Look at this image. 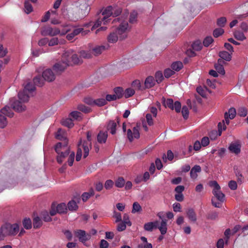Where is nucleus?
I'll list each match as a JSON object with an SVG mask.
<instances>
[{
    "label": "nucleus",
    "instance_id": "nucleus-1",
    "mask_svg": "<svg viewBox=\"0 0 248 248\" xmlns=\"http://www.w3.org/2000/svg\"><path fill=\"white\" fill-rule=\"evenodd\" d=\"M55 137L57 139L64 141L63 143H58L55 146V151L58 154L57 157L58 163L61 164L65 159H67L68 164L70 166H72L75 155L74 152L70 151L67 146L66 133L60 128L56 133Z\"/></svg>",
    "mask_w": 248,
    "mask_h": 248
},
{
    "label": "nucleus",
    "instance_id": "nucleus-2",
    "mask_svg": "<svg viewBox=\"0 0 248 248\" xmlns=\"http://www.w3.org/2000/svg\"><path fill=\"white\" fill-rule=\"evenodd\" d=\"M121 9L117 6H109L102 10L99 15L97 20L92 28V30L100 27L95 31L97 33L99 31H104L107 27L104 26L110 22V16H116L121 13Z\"/></svg>",
    "mask_w": 248,
    "mask_h": 248
},
{
    "label": "nucleus",
    "instance_id": "nucleus-3",
    "mask_svg": "<svg viewBox=\"0 0 248 248\" xmlns=\"http://www.w3.org/2000/svg\"><path fill=\"white\" fill-rule=\"evenodd\" d=\"M19 231V225L18 223H3L0 227V241L5 240L7 237L15 236Z\"/></svg>",
    "mask_w": 248,
    "mask_h": 248
},
{
    "label": "nucleus",
    "instance_id": "nucleus-4",
    "mask_svg": "<svg viewBox=\"0 0 248 248\" xmlns=\"http://www.w3.org/2000/svg\"><path fill=\"white\" fill-rule=\"evenodd\" d=\"M93 134L91 132H88L87 133V140H80L78 144V148L77 152L76 159L79 161L83 155L84 158H86L89 155L90 150L91 149V140H92Z\"/></svg>",
    "mask_w": 248,
    "mask_h": 248
},
{
    "label": "nucleus",
    "instance_id": "nucleus-5",
    "mask_svg": "<svg viewBox=\"0 0 248 248\" xmlns=\"http://www.w3.org/2000/svg\"><path fill=\"white\" fill-rule=\"evenodd\" d=\"M209 186L213 188V194L214 197L212 199V203L213 206L217 208H220L222 203L225 201V195L220 190V186L215 181H211Z\"/></svg>",
    "mask_w": 248,
    "mask_h": 248
},
{
    "label": "nucleus",
    "instance_id": "nucleus-6",
    "mask_svg": "<svg viewBox=\"0 0 248 248\" xmlns=\"http://www.w3.org/2000/svg\"><path fill=\"white\" fill-rule=\"evenodd\" d=\"M115 21L118 23L115 30L119 35L120 39L126 38L131 29V26L129 25L127 18L122 16L115 19Z\"/></svg>",
    "mask_w": 248,
    "mask_h": 248
},
{
    "label": "nucleus",
    "instance_id": "nucleus-7",
    "mask_svg": "<svg viewBox=\"0 0 248 248\" xmlns=\"http://www.w3.org/2000/svg\"><path fill=\"white\" fill-rule=\"evenodd\" d=\"M71 30L70 27L68 26H61L58 27H52L49 26L42 28L41 33L43 36H54L59 35L62 36L66 34Z\"/></svg>",
    "mask_w": 248,
    "mask_h": 248
},
{
    "label": "nucleus",
    "instance_id": "nucleus-8",
    "mask_svg": "<svg viewBox=\"0 0 248 248\" xmlns=\"http://www.w3.org/2000/svg\"><path fill=\"white\" fill-rule=\"evenodd\" d=\"M90 11L89 0H80L77 3L74 14L77 18H82L88 15Z\"/></svg>",
    "mask_w": 248,
    "mask_h": 248
},
{
    "label": "nucleus",
    "instance_id": "nucleus-9",
    "mask_svg": "<svg viewBox=\"0 0 248 248\" xmlns=\"http://www.w3.org/2000/svg\"><path fill=\"white\" fill-rule=\"evenodd\" d=\"M18 99L16 101H10L13 108L18 112H22L26 109L25 103L28 102L29 99L28 94H24V92H19L18 94Z\"/></svg>",
    "mask_w": 248,
    "mask_h": 248
},
{
    "label": "nucleus",
    "instance_id": "nucleus-10",
    "mask_svg": "<svg viewBox=\"0 0 248 248\" xmlns=\"http://www.w3.org/2000/svg\"><path fill=\"white\" fill-rule=\"evenodd\" d=\"M14 113L9 107L5 106L0 111V127L4 128L7 124V121L5 116L12 117Z\"/></svg>",
    "mask_w": 248,
    "mask_h": 248
},
{
    "label": "nucleus",
    "instance_id": "nucleus-11",
    "mask_svg": "<svg viewBox=\"0 0 248 248\" xmlns=\"http://www.w3.org/2000/svg\"><path fill=\"white\" fill-rule=\"evenodd\" d=\"M63 60L70 61L69 65L72 64H78L80 62V60L76 54L74 53L72 50L68 49L64 51L62 54Z\"/></svg>",
    "mask_w": 248,
    "mask_h": 248
},
{
    "label": "nucleus",
    "instance_id": "nucleus-12",
    "mask_svg": "<svg viewBox=\"0 0 248 248\" xmlns=\"http://www.w3.org/2000/svg\"><path fill=\"white\" fill-rule=\"evenodd\" d=\"M74 235L78 238L79 241L83 244L89 247L90 245L88 244L87 241L91 239V234L86 233L85 231L81 230H78L74 232Z\"/></svg>",
    "mask_w": 248,
    "mask_h": 248
},
{
    "label": "nucleus",
    "instance_id": "nucleus-13",
    "mask_svg": "<svg viewBox=\"0 0 248 248\" xmlns=\"http://www.w3.org/2000/svg\"><path fill=\"white\" fill-rule=\"evenodd\" d=\"M69 60H67L66 61V60H63L62 57L61 61L57 62L53 66V69L56 73H61L69 65Z\"/></svg>",
    "mask_w": 248,
    "mask_h": 248
},
{
    "label": "nucleus",
    "instance_id": "nucleus-14",
    "mask_svg": "<svg viewBox=\"0 0 248 248\" xmlns=\"http://www.w3.org/2000/svg\"><path fill=\"white\" fill-rule=\"evenodd\" d=\"M67 211V206L64 203H61L58 204L56 206L52 205L51 209L50 211V214L53 216L56 215V213L62 214L64 213Z\"/></svg>",
    "mask_w": 248,
    "mask_h": 248
},
{
    "label": "nucleus",
    "instance_id": "nucleus-15",
    "mask_svg": "<svg viewBox=\"0 0 248 248\" xmlns=\"http://www.w3.org/2000/svg\"><path fill=\"white\" fill-rule=\"evenodd\" d=\"M140 127L138 125L127 130V138L130 141L140 138Z\"/></svg>",
    "mask_w": 248,
    "mask_h": 248
},
{
    "label": "nucleus",
    "instance_id": "nucleus-16",
    "mask_svg": "<svg viewBox=\"0 0 248 248\" xmlns=\"http://www.w3.org/2000/svg\"><path fill=\"white\" fill-rule=\"evenodd\" d=\"M218 132L216 130L212 131L209 134L210 138L211 140H215L217 137L221 135L222 131L226 129V126L224 124V121L219 123L218 124Z\"/></svg>",
    "mask_w": 248,
    "mask_h": 248
},
{
    "label": "nucleus",
    "instance_id": "nucleus-17",
    "mask_svg": "<svg viewBox=\"0 0 248 248\" xmlns=\"http://www.w3.org/2000/svg\"><path fill=\"white\" fill-rule=\"evenodd\" d=\"M155 229H158L162 235L165 234L168 231L167 219H162L160 221H156Z\"/></svg>",
    "mask_w": 248,
    "mask_h": 248
},
{
    "label": "nucleus",
    "instance_id": "nucleus-18",
    "mask_svg": "<svg viewBox=\"0 0 248 248\" xmlns=\"http://www.w3.org/2000/svg\"><path fill=\"white\" fill-rule=\"evenodd\" d=\"M42 77L45 80L51 82L55 80L56 76L51 69H47L43 71Z\"/></svg>",
    "mask_w": 248,
    "mask_h": 248
},
{
    "label": "nucleus",
    "instance_id": "nucleus-19",
    "mask_svg": "<svg viewBox=\"0 0 248 248\" xmlns=\"http://www.w3.org/2000/svg\"><path fill=\"white\" fill-rule=\"evenodd\" d=\"M229 150L231 153L237 155L240 153L241 145L238 141L232 142L229 147Z\"/></svg>",
    "mask_w": 248,
    "mask_h": 248
},
{
    "label": "nucleus",
    "instance_id": "nucleus-20",
    "mask_svg": "<svg viewBox=\"0 0 248 248\" xmlns=\"http://www.w3.org/2000/svg\"><path fill=\"white\" fill-rule=\"evenodd\" d=\"M186 213L187 217L190 222H195L197 221V215L193 208H189L187 209Z\"/></svg>",
    "mask_w": 248,
    "mask_h": 248
},
{
    "label": "nucleus",
    "instance_id": "nucleus-21",
    "mask_svg": "<svg viewBox=\"0 0 248 248\" xmlns=\"http://www.w3.org/2000/svg\"><path fill=\"white\" fill-rule=\"evenodd\" d=\"M118 40H121L120 37L115 30L114 32L110 33L108 36V41L109 43H115Z\"/></svg>",
    "mask_w": 248,
    "mask_h": 248
},
{
    "label": "nucleus",
    "instance_id": "nucleus-22",
    "mask_svg": "<svg viewBox=\"0 0 248 248\" xmlns=\"http://www.w3.org/2000/svg\"><path fill=\"white\" fill-rule=\"evenodd\" d=\"M155 80L152 76L148 77L144 82V85L146 88H150L153 87L155 84Z\"/></svg>",
    "mask_w": 248,
    "mask_h": 248
},
{
    "label": "nucleus",
    "instance_id": "nucleus-23",
    "mask_svg": "<svg viewBox=\"0 0 248 248\" xmlns=\"http://www.w3.org/2000/svg\"><path fill=\"white\" fill-rule=\"evenodd\" d=\"M34 90V86L31 83H29L25 86L24 90L20 92H24V94H28L30 97L31 93Z\"/></svg>",
    "mask_w": 248,
    "mask_h": 248
},
{
    "label": "nucleus",
    "instance_id": "nucleus-24",
    "mask_svg": "<svg viewBox=\"0 0 248 248\" xmlns=\"http://www.w3.org/2000/svg\"><path fill=\"white\" fill-rule=\"evenodd\" d=\"M232 54L229 52L222 51L219 52V56L221 59L225 61H230L232 59Z\"/></svg>",
    "mask_w": 248,
    "mask_h": 248
},
{
    "label": "nucleus",
    "instance_id": "nucleus-25",
    "mask_svg": "<svg viewBox=\"0 0 248 248\" xmlns=\"http://www.w3.org/2000/svg\"><path fill=\"white\" fill-rule=\"evenodd\" d=\"M201 171V168L200 166L196 165L193 167L190 171V176L193 179H196L197 176L198 172H200Z\"/></svg>",
    "mask_w": 248,
    "mask_h": 248
},
{
    "label": "nucleus",
    "instance_id": "nucleus-26",
    "mask_svg": "<svg viewBox=\"0 0 248 248\" xmlns=\"http://www.w3.org/2000/svg\"><path fill=\"white\" fill-rule=\"evenodd\" d=\"M108 138L107 132H100L97 136V140L100 143H105Z\"/></svg>",
    "mask_w": 248,
    "mask_h": 248
},
{
    "label": "nucleus",
    "instance_id": "nucleus-27",
    "mask_svg": "<svg viewBox=\"0 0 248 248\" xmlns=\"http://www.w3.org/2000/svg\"><path fill=\"white\" fill-rule=\"evenodd\" d=\"M156 225V221L146 223L144 225V229L146 231L151 232L154 229H155Z\"/></svg>",
    "mask_w": 248,
    "mask_h": 248
},
{
    "label": "nucleus",
    "instance_id": "nucleus-28",
    "mask_svg": "<svg viewBox=\"0 0 248 248\" xmlns=\"http://www.w3.org/2000/svg\"><path fill=\"white\" fill-rule=\"evenodd\" d=\"M233 36L236 39L239 41H244L246 39V37L243 32L236 30L233 32Z\"/></svg>",
    "mask_w": 248,
    "mask_h": 248
},
{
    "label": "nucleus",
    "instance_id": "nucleus-29",
    "mask_svg": "<svg viewBox=\"0 0 248 248\" xmlns=\"http://www.w3.org/2000/svg\"><path fill=\"white\" fill-rule=\"evenodd\" d=\"M94 195V191L93 188L89 190V192H84L82 195V199L83 202L87 201L92 196Z\"/></svg>",
    "mask_w": 248,
    "mask_h": 248
},
{
    "label": "nucleus",
    "instance_id": "nucleus-30",
    "mask_svg": "<svg viewBox=\"0 0 248 248\" xmlns=\"http://www.w3.org/2000/svg\"><path fill=\"white\" fill-rule=\"evenodd\" d=\"M141 240L142 241L143 244H140L139 247L141 248H153L152 245L147 242V239L146 237L142 236L140 238Z\"/></svg>",
    "mask_w": 248,
    "mask_h": 248
},
{
    "label": "nucleus",
    "instance_id": "nucleus-31",
    "mask_svg": "<svg viewBox=\"0 0 248 248\" xmlns=\"http://www.w3.org/2000/svg\"><path fill=\"white\" fill-rule=\"evenodd\" d=\"M63 41L59 39L57 37H53L50 40H48V46H52L61 43H63Z\"/></svg>",
    "mask_w": 248,
    "mask_h": 248
},
{
    "label": "nucleus",
    "instance_id": "nucleus-32",
    "mask_svg": "<svg viewBox=\"0 0 248 248\" xmlns=\"http://www.w3.org/2000/svg\"><path fill=\"white\" fill-rule=\"evenodd\" d=\"M67 207L68 209L71 211H76L78 208L77 202L73 200L69 202Z\"/></svg>",
    "mask_w": 248,
    "mask_h": 248
},
{
    "label": "nucleus",
    "instance_id": "nucleus-33",
    "mask_svg": "<svg viewBox=\"0 0 248 248\" xmlns=\"http://www.w3.org/2000/svg\"><path fill=\"white\" fill-rule=\"evenodd\" d=\"M141 210V207L138 202H135L133 203L132 209V213L135 214L136 213H140Z\"/></svg>",
    "mask_w": 248,
    "mask_h": 248
},
{
    "label": "nucleus",
    "instance_id": "nucleus-34",
    "mask_svg": "<svg viewBox=\"0 0 248 248\" xmlns=\"http://www.w3.org/2000/svg\"><path fill=\"white\" fill-rule=\"evenodd\" d=\"M89 32V31H84L83 29L81 28H78L75 29L72 31L74 35L76 36L81 33L82 35H85L87 34Z\"/></svg>",
    "mask_w": 248,
    "mask_h": 248
},
{
    "label": "nucleus",
    "instance_id": "nucleus-35",
    "mask_svg": "<svg viewBox=\"0 0 248 248\" xmlns=\"http://www.w3.org/2000/svg\"><path fill=\"white\" fill-rule=\"evenodd\" d=\"M62 125L69 128H71L74 125V124L71 118H66L63 119L62 121Z\"/></svg>",
    "mask_w": 248,
    "mask_h": 248
},
{
    "label": "nucleus",
    "instance_id": "nucleus-36",
    "mask_svg": "<svg viewBox=\"0 0 248 248\" xmlns=\"http://www.w3.org/2000/svg\"><path fill=\"white\" fill-rule=\"evenodd\" d=\"M116 123L113 121L109 122L108 125V130H110V133L112 134H114L116 133Z\"/></svg>",
    "mask_w": 248,
    "mask_h": 248
},
{
    "label": "nucleus",
    "instance_id": "nucleus-37",
    "mask_svg": "<svg viewBox=\"0 0 248 248\" xmlns=\"http://www.w3.org/2000/svg\"><path fill=\"white\" fill-rule=\"evenodd\" d=\"M183 63L180 62H176L171 64V68L173 70L178 71L183 67Z\"/></svg>",
    "mask_w": 248,
    "mask_h": 248
},
{
    "label": "nucleus",
    "instance_id": "nucleus-38",
    "mask_svg": "<svg viewBox=\"0 0 248 248\" xmlns=\"http://www.w3.org/2000/svg\"><path fill=\"white\" fill-rule=\"evenodd\" d=\"M221 60H218V63L216 64L215 67L217 73L223 75L225 74V70L224 69L223 66L220 63H219V62H221Z\"/></svg>",
    "mask_w": 248,
    "mask_h": 248
},
{
    "label": "nucleus",
    "instance_id": "nucleus-39",
    "mask_svg": "<svg viewBox=\"0 0 248 248\" xmlns=\"http://www.w3.org/2000/svg\"><path fill=\"white\" fill-rule=\"evenodd\" d=\"M208 90L205 87H198L197 88V91L202 97H205Z\"/></svg>",
    "mask_w": 248,
    "mask_h": 248
},
{
    "label": "nucleus",
    "instance_id": "nucleus-40",
    "mask_svg": "<svg viewBox=\"0 0 248 248\" xmlns=\"http://www.w3.org/2000/svg\"><path fill=\"white\" fill-rule=\"evenodd\" d=\"M23 225L26 229H30L32 227L31 220L29 218H26L23 221Z\"/></svg>",
    "mask_w": 248,
    "mask_h": 248
},
{
    "label": "nucleus",
    "instance_id": "nucleus-41",
    "mask_svg": "<svg viewBox=\"0 0 248 248\" xmlns=\"http://www.w3.org/2000/svg\"><path fill=\"white\" fill-rule=\"evenodd\" d=\"M107 104L106 100L103 98L94 99V106L101 107Z\"/></svg>",
    "mask_w": 248,
    "mask_h": 248
},
{
    "label": "nucleus",
    "instance_id": "nucleus-42",
    "mask_svg": "<svg viewBox=\"0 0 248 248\" xmlns=\"http://www.w3.org/2000/svg\"><path fill=\"white\" fill-rule=\"evenodd\" d=\"M70 116L76 120H80L82 117L81 113L77 111L72 112L70 114Z\"/></svg>",
    "mask_w": 248,
    "mask_h": 248
},
{
    "label": "nucleus",
    "instance_id": "nucleus-43",
    "mask_svg": "<svg viewBox=\"0 0 248 248\" xmlns=\"http://www.w3.org/2000/svg\"><path fill=\"white\" fill-rule=\"evenodd\" d=\"M163 103L165 107L169 108H170L172 110L174 109V104L172 99H168L166 100H164Z\"/></svg>",
    "mask_w": 248,
    "mask_h": 248
},
{
    "label": "nucleus",
    "instance_id": "nucleus-44",
    "mask_svg": "<svg viewBox=\"0 0 248 248\" xmlns=\"http://www.w3.org/2000/svg\"><path fill=\"white\" fill-rule=\"evenodd\" d=\"M33 225L34 228H38L40 227L42 225V222L41 219L38 217H34L33 219Z\"/></svg>",
    "mask_w": 248,
    "mask_h": 248
},
{
    "label": "nucleus",
    "instance_id": "nucleus-45",
    "mask_svg": "<svg viewBox=\"0 0 248 248\" xmlns=\"http://www.w3.org/2000/svg\"><path fill=\"white\" fill-rule=\"evenodd\" d=\"M135 93V91L132 88H129L125 90L124 94L125 98H128L134 95Z\"/></svg>",
    "mask_w": 248,
    "mask_h": 248
},
{
    "label": "nucleus",
    "instance_id": "nucleus-46",
    "mask_svg": "<svg viewBox=\"0 0 248 248\" xmlns=\"http://www.w3.org/2000/svg\"><path fill=\"white\" fill-rule=\"evenodd\" d=\"M105 50V46H97L94 47L93 49V52L94 55H99L101 54L103 51Z\"/></svg>",
    "mask_w": 248,
    "mask_h": 248
},
{
    "label": "nucleus",
    "instance_id": "nucleus-47",
    "mask_svg": "<svg viewBox=\"0 0 248 248\" xmlns=\"http://www.w3.org/2000/svg\"><path fill=\"white\" fill-rule=\"evenodd\" d=\"M125 181L122 177L118 178L115 181V186L117 187H122L124 186Z\"/></svg>",
    "mask_w": 248,
    "mask_h": 248
},
{
    "label": "nucleus",
    "instance_id": "nucleus-48",
    "mask_svg": "<svg viewBox=\"0 0 248 248\" xmlns=\"http://www.w3.org/2000/svg\"><path fill=\"white\" fill-rule=\"evenodd\" d=\"M114 95L117 99L121 98L123 96V90L122 88L118 87L114 89Z\"/></svg>",
    "mask_w": 248,
    "mask_h": 248
},
{
    "label": "nucleus",
    "instance_id": "nucleus-49",
    "mask_svg": "<svg viewBox=\"0 0 248 248\" xmlns=\"http://www.w3.org/2000/svg\"><path fill=\"white\" fill-rule=\"evenodd\" d=\"M192 49L195 51H199L202 48L201 43L198 41L194 42L192 45Z\"/></svg>",
    "mask_w": 248,
    "mask_h": 248
},
{
    "label": "nucleus",
    "instance_id": "nucleus-50",
    "mask_svg": "<svg viewBox=\"0 0 248 248\" xmlns=\"http://www.w3.org/2000/svg\"><path fill=\"white\" fill-rule=\"evenodd\" d=\"M78 108L80 111L86 113L90 112L91 110V109L90 108L86 107L84 105H79L78 107Z\"/></svg>",
    "mask_w": 248,
    "mask_h": 248
},
{
    "label": "nucleus",
    "instance_id": "nucleus-51",
    "mask_svg": "<svg viewBox=\"0 0 248 248\" xmlns=\"http://www.w3.org/2000/svg\"><path fill=\"white\" fill-rule=\"evenodd\" d=\"M155 80L157 83H160L163 79V76L162 72L160 71L156 72L155 74Z\"/></svg>",
    "mask_w": 248,
    "mask_h": 248
},
{
    "label": "nucleus",
    "instance_id": "nucleus-52",
    "mask_svg": "<svg viewBox=\"0 0 248 248\" xmlns=\"http://www.w3.org/2000/svg\"><path fill=\"white\" fill-rule=\"evenodd\" d=\"M34 83L39 86H41L44 84V81L39 76L35 77L33 78Z\"/></svg>",
    "mask_w": 248,
    "mask_h": 248
},
{
    "label": "nucleus",
    "instance_id": "nucleus-53",
    "mask_svg": "<svg viewBox=\"0 0 248 248\" xmlns=\"http://www.w3.org/2000/svg\"><path fill=\"white\" fill-rule=\"evenodd\" d=\"M237 113L240 116L245 117L248 114V110L245 108L241 107L238 109Z\"/></svg>",
    "mask_w": 248,
    "mask_h": 248
},
{
    "label": "nucleus",
    "instance_id": "nucleus-54",
    "mask_svg": "<svg viewBox=\"0 0 248 248\" xmlns=\"http://www.w3.org/2000/svg\"><path fill=\"white\" fill-rule=\"evenodd\" d=\"M227 113H228V116L229 117V119H232L236 115L235 109L233 108H230Z\"/></svg>",
    "mask_w": 248,
    "mask_h": 248
},
{
    "label": "nucleus",
    "instance_id": "nucleus-55",
    "mask_svg": "<svg viewBox=\"0 0 248 248\" xmlns=\"http://www.w3.org/2000/svg\"><path fill=\"white\" fill-rule=\"evenodd\" d=\"M32 7L31 5L28 2H25V12L27 14H29L32 11Z\"/></svg>",
    "mask_w": 248,
    "mask_h": 248
},
{
    "label": "nucleus",
    "instance_id": "nucleus-56",
    "mask_svg": "<svg viewBox=\"0 0 248 248\" xmlns=\"http://www.w3.org/2000/svg\"><path fill=\"white\" fill-rule=\"evenodd\" d=\"M213 41L212 37L208 36L206 37L203 42V44L205 46H208Z\"/></svg>",
    "mask_w": 248,
    "mask_h": 248
},
{
    "label": "nucleus",
    "instance_id": "nucleus-57",
    "mask_svg": "<svg viewBox=\"0 0 248 248\" xmlns=\"http://www.w3.org/2000/svg\"><path fill=\"white\" fill-rule=\"evenodd\" d=\"M114 185V182L111 180H107L104 185V186L106 189L111 188Z\"/></svg>",
    "mask_w": 248,
    "mask_h": 248
},
{
    "label": "nucleus",
    "instance_id": "nucleus-58",
    "mask_svg": "<svg viewBox=\"0 0 248 248\" xmlns=\"http://www.w3.org/2000/svg\"><path fill=\"white\" fill-rule=\"evenodd\" d=\"M224 33V30L222 28L217 29L214 30L213 34L215 37H217Z\"/></svg>",
    "mask_w": 248,
    "mask_h": 248
},
{
    "label": "nucleus",
    "instance_id": "nucleus-59",
    "mask_svg": "<svg viewBox=\"0 0 248 248\" xmlns=\"http://www.w3.org/2000/svg\"><path fill=\"white\" fill-rule=\"evenodd\" d=\"M182 113L185 119H187L189 115V111L188 108L186 106H184L182 109Z\"/></svg>",
    "mask_w": 248,
    "mask_h": 248
},
{
    "label": "nucleus",
    "instance_id": "nucleus-60",
    "mask_svg": "<svg viewBox=\"0 0 248 248\" xmlns=\"http://www.w3.org/2000/svg\"><path fill=\"white\" fill-rule=\"evenodd\" d=\"M173 210L175 212H180L181 211V206L180 203L175 202L172 205Z\"/></svg>",
    "mask_w": 248,
    "mask_h": 248
},
{
    "label": "nucleus",
    "instance_id": "nucleus-61",
    "mask_svg": "<svg viewBox=\"0 0 248 248\" xmlns=\"http://www.w3.org/2000/svg\"><path fill=\"white\" fill-rule=\"evenodd\" d=\"M80 56L84 58H89L91 57V53L89 51H81L80 52Z\"/></svg>",
    "mask_w": 248,
    "mask_h": 248
},
{
    "label": "nucleus",
    "instance_id": "nucleus-62",
    "mask_svg": "<svg viewBox=\"0 0 248 248\" xmlns=\"http://www.w3.org/2000/svg\"><path fill=\"white\" fill-rule=\"evenodd\" d=\"M113 217L115 218L116 222H120L122 220L121 214L115 211L113 212Z\"/></svg>",
    "mask_w": 248,
    "mask_h": 248
},
{
    "label": "nucleus",
    "instance_id": "nucleus-63",
    "mask_svg": "<svg viewBox=\"0 0 248 248\" xmlns=\"http://www.w3.org/2000/svg\"><path fill=\"white\" fill-rule=\"evenodd\" d=\"M123 223L129 226H130L132 224L131 221L129 220L128 216L126 214H124V215Z\"/></svg>",
    "mask_w": 248,
    "mask_h": 248
},
{
    "label": "nucleus",
    "instance_id": "nucleus-64",
    "mask_svg": "<svg viewBox=\"0 0 248 248\" xmlns=\"http://www.w3.org/2000/svg\"><path fill=\"white\" fill-rule=\"evenodd\" d=\"M229 187L232 190H235L237 188V184L236 182L234 181H231L229 182L228 184Z\"/></svg>",
    "mask_w": 248,
    "mask_h": 248
}]
</instances>
